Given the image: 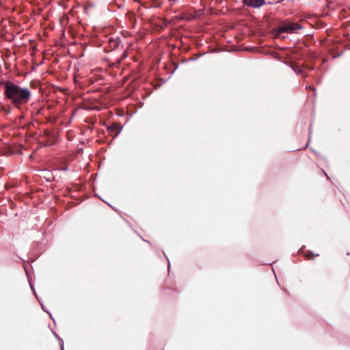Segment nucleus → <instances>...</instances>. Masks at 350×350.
I'll list each match as a JSON object with an SVG mask.
<instances>
[{
  "mask_svg": "<svg viewBox=\"0 0 350 350\" xmlns=\"http://www.w3.org/2000/svg\"><path fill=\"white\" fill-rule=\"evenodd\" d=\"M4 85V95L10 103L17 108L27 103L31 97V92L26 87H21L12 81H6Z\"/></svg>",
  "mask_w": 350,
  "mask_h": 350,
  "instance_id": "obj_1",
  "label": "nucleus"
},
{
  "mask_svg": "<svg viewBox=\"0 0 350 350\" xmlns=\"http://www.w3.org/2000/svg\"><path fill=\"white\" fill-rule=\"evenodd\" d=\"M302 27L297 23H292V22H284L281 23L275 29V36L280 37L282 33H296L300 29H301Z\"/></svg>",
  "mask_w": 350,
  "mask_h": 350,
  "instance_id": "obj_2",
  "label": "nucleus"
},
{
  "mask_svg": "<svg viewBox=\"0 0 350 350\" xmlns=\"http://www.w3.org/2000/svg\"><path fill=\"white\" fill-rule=\"evenodd\" d=\"M246 5L253 8H260L265 3V0H244Z\"/></svg>",
  "mask_w": 350,
  "mask_h": 350,
  "instance_id": "obj_3",
  "label": "nucleus"
},
{
  "mask_svg": "<svg viewBox=\"0 0 350 350\" xmlns=\"http://www.w3.org/2000/svg\"><path fill=\"white\" fill-rule=\"evenodd\" d=\"M109 44L111 49H116L120 44L121 40L119 37H111L108 40Z\"/></svg>",
  "mask_w": 350,
  "mask_h": 350,
  "instance_id": "obj_4",
  "label": "nucleus"
}]
</instances>
